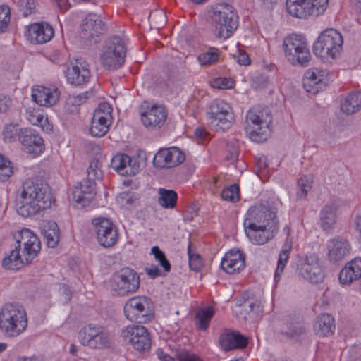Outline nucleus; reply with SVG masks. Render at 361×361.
<instances>
[{
    "label": "nucleus",
    "mask_w": 361,
    "mask_h": 361,
    "mask_svg": "<svg viewBox=\"0 0 361 361\" xmlns=\"http://www.w3.org/2000/svg\"><path fill=\"white\" fill-rule=\"evenodd\" d=\"M271 121L272 116L268 109L254 106L250 109L246 116L245 127L250 138L256 142L267 140Z\"/></svg>",
    "instance_id": "3"
},
{
    "label": "nucleus",
    "mask_w": 361,
    "mask_h": 361,
    "mask_svg": "<svg viewBox=\"0 0 361 361\" xmlns=\"http://www.w3.org/2000/svg\"><path fill=\"white\" fill-rule=\"evenodd\" d=\"M207 134V132L204 128H198L195 130L196 137L202 140L206 139Z\"/></svg>",
    "instance_id": "61"
},
{
    "label": "nucleus",
    "mask_w": 361,
    "mask_h": 361,
    "mask_svg": "<svg viewBox=\"0 0 361 361\" xmlns=\"http://www.w3.org/2000/svg\"><path fill=\"white\" fill-rule=\"evenodd\" d=\"M274 224L279 226L276 209L266 202L256 204L248 209L244 220V228H265Z\"/></svg>",
    "instance_id": "10"
},
{
    "label": "nucleus",
    "mask_w": 361,
    "mask_h": 361,
    "mask_svg": "<svg viewBox=\"0 0 361 361\" xmlns=\"http://www.w3.org/2000/svg\"><path fill=\"white\" fill-rule=\"evenodd\" d=\"M111 167L120 175L133 176L139 171L140 164L126 154L115 155L111 162Z\"/></svg>",
    "instance_id": "24"
},
{
    "label": "nucleus",
    "mask_w": 361,
    "mask_h": 361,
    "mask_svg": "<svg viewBox=\"0 0 361 361\" xmlns=\"http://www.w3.org/2000/svg\"><path fill=\"white\" fill-rule=\"evenodd\" d=\"M56 2L61 11H66L68 9V0H56Z\"/></svg>",
    "instance_id": "63"
},
{
    "label": "nucleus",
    "mask_w": 361,
    "mask_h": 361,
    "mask_svg": "<svg viewBox=\"0 0 361 361\" xmlns=\"http://www.w3.org/2000/svg\"><path fill=\"white\" fill-rule=\"evenodd\" d=\"M53 27L47 23H35L30 26L29 35L32 42L37 44H44L54 36Z\"/></svg>",
    "instance_id": "33"
},
{
    "label": "nucleus",
    "mask_w": 361,
    "mask_h": 361,
    "mask_svg": "<svg viewBox=\"0 0 361 361\" xmlns=\"http://www.w3.org/2000/svg\"><path fill=\"white\" fill-rule=\"evenodd\" d=\"M279 226L274 224L265 228H245V231L250 240L255 244L263 245L271 239L276 231Z\"/></svg>",
    "instance_id": "32"
},
{
    "label": "nucleus",
    "mask_w": 361,
    "mask_h": 361,
    "mask_svg": "<svg viewBox=\"0 0 361 361\" xmlns=\"http://www.w3.org/2000/svg\"><path fill=\"white\" fill-rule=\"evenodd\" d=\"M178 356L180 361H202L196 355L185 350L180 351Z\"/></svg>",
    "instance_id": "54"
},
{
    "label": "nucleus",
    "mask_w": 361,
    "mask_h": 361,
    "mask_svg": "<svg viewBox=\"0 0 361 361\" xmlns=\"http://www.w3.org/2000/svg\"><path fill=\"white\" fill-rule=\"evenodd\" d=\"M335 329L333 317L326 313L321 314L314 325L315 334L319 336H328L334 334Z\"/></svg>",
    "instance_id": "34"
},
{
    "label": "nucleus",
    "mask_w": 361,
    "mask_h": 361,
    "mask_svg": "<svg viewBox=\"0 0 361 361\" xmlns=\"http://www.w3.org/2000/svg\"><path fill=\"white\" fill-rule=\"evenodd\" d=\"M223 200L230 202H237L240 198L239 187L237 184H233L228 188L224 189L221 192Z\"/></svg>",
    "instance_id": "46"
},
{
    "label": "nucleus",
    "mask_w": 361,
    "mask_h": 361,
    "mask_svg": "<svg viewBox=\"0 0 361 361\" xmlns=\"http://www.w3.org/2000/svg\"><path fill=\"white\" fill-rule=\"evenodd\" d=\"M95 227L97 239L99 244L106 248L112 247L118 240L116 226L106 218H97L92 221Z\"/></svg>",
    "instance_id": "16"
},
{
    "label": "nucleus",
    "mask_w": 361,
    "mask_h": 361,
    "mask_svg": "<svg viewBox=\"0 0 361 361\" xmlns=\"http://www.w3.org/2000/svg\"><path fill=\"white\" fill-rule=\"evenodd\" d=\"M305 328L302 324L296 323L293 324L288 331L282 332V334L286 335L287 337L291 339H298L301 335L305 334Z\"/></svg>",
    "instance_id": "51"
},
{
    "label": "nucleus",
    "mask_w": 361,
    "mask_h": 361,
    "mask_svg": "<svg viewBox=\"0 0 361 361\" xmlns=\"http://www.w3.org/2000/svg\"><path fill=\"white\" fill-rule=\"evenodd\" d=\"M234 81L228 78H218L212 82V87L216 89H230L234 86Z\"/></svg>",
    "instance_id": "52"
},
{
    "label": "nucleus",
    "mask_w": 361,
    "mask_h": 361,
    "mask_svg": "<svg viewBox=\"0 0 361 361\" xmlns=\"http://www.w3.org/2000/svg\"><path fill=\"white\" fill-rule=\"evenodd\" d=\"M20 239L16 240V245H23L22 257L26 264H30L41 250L39 238L30 229L23 228L20 233Z\"/></svg>",
    "instance_id": "19"
},
{
    "label": "nucleus",
    "mask_w": 361,
    "mask_h": 361,
    "mask_svg": "<svg viewBox=\"0 0 361 361\" xmlns=\"http://www.w3.org/2000/svg\"><path fill=\"white\" fill-rule=\"evenodd\" d=\"M36 5L35 0H18V11L24 17L34 13L36 10Z\"/></svg>",
    "instance_id": "47"
},
{
    "label": "nucleus",
    "mask_w": 361,
    "mask_h": 361,
    "mask_svg": "<svg viewBox=\"0 0 361 361\" xmlns=\"http://www.w3.org/2000/svg\"><path fill=\"white\" fill-rule=\"evenodd\" d=\"M20 245H16L11 250L10 255L2 260V266L8 269H19L25 264V260L20 254Z\"/></svg>",
    "instance_id": "37"
},
{
    "label": "nucleus",
    "mask_w": 361,
    "mask_h": 361,
    "mask_svg": "<svg viewBox=\"0 0 361 361\" xmlns=\"http://www.w3.org/2000/svg\"><path fill=\"white\" fill-rule=\"evenodd\" d=\"M18 140L24 146V151L28 154L37 156L44 149L42 137L33 129H21L18 133Z\"/></svg>",
    "instance_id": "21"
},
{
    "label": "nucleus",
    "mask_w": 361,
    "mask_h": 361,
    "mask_svg": "<svg viewBox=\"0 0 361 361\" xmlns=\"http://www.w3.org/2000/svg\"><path fill=\"white\" fill-rule=\"evenodd\" d=\"M313 178L312 176H302L298 180V199H303L312 188Z\"/></svg>",
    "instance_id": "42"
},
{
    "label": "nucleus",
    "mask_w": 361,
    "mask_h": 361,
    "mask_svg": "<svg viewBox=\"0 0 361 361\" xmlns=\"http://www.w3.org/2000/svg\"><path fill=\"white\" fill-rule=\"evenodd\" d=\"M17 135V129L13 126H7L3 130V135L5 140L11 141Z\"/></svg>",
    "instance_id": "55"
},
{
    "label": "nucleus",
    "mask_w": 361,
    "mask_h": 361,
    "mask_svg": "<svg viewBox=\"0 0 361 361\" xmlns=\"http://www.w3.org/2000/svg\"><path fill=\"white\" fill-rule=\"evenodd\" d=\"M329 0H286L288 13L298 18L318 16L326 8Z\"/></svg>",
    "instance_id": "13"
},
{
    "label": "nucleus",
    "mask_w": 361,
    "mask_h": 361,
    "mask_svg": "<svg viewBox=\"0 0 361 361\" xmlns=\"http://www.w3.org/2000/svg\"><path fill=\"white\" fill-rule=\"evenodd\" d=\"M342 35L334 29H326L319 36L313 46L315 55L333 59L340 53L343 45Z\"/></svg>",
    "instance_id": "12"
},
{
    "label": "nucleus",
    "mask_w": 361,
    "mask_h": 361,
    "mask_svg": "<svg viewBox=\"0 0 361 361\" xmlns=\"http://www.w3.org/2000/svg\"><path fill=\"white\" fill-rule=\"evenodd\" d=\"M92 95V92H86L83 94L78 95L76 99H78L80 104L84 103Z\"/></svg>",
    "instance_id": "62"
},
{
    "label": "nucleus",
    "mask_w": 361,
    "mask_h": 361,
    "mask_svg": "<svg viewBox=\"0 0 361 361\" xmlns=\"http://www.w3.org/2000/svg\"><path fill=\"white\" fill-rule=\"evenodd\" d=\"M140 284V276L134 269L125 267L115 272L109 281L114 295L126 296L135 293Z\"/></svg>",
    "instance_id": "6"
},
{
    "label": "nucleus",
    "mask_w": 361,
    "mask_h": 361,
    "mask_svg": "<svg viewBox=\"0 0 361 361\" xmlns=\"http://www.w3.org/2000/svg\"><path fill=\"white\" fill-rule=\"evenodd\" d=\"M159 195L158 202L162 207L173 209L176 207L178 195L174 190L159 188Z\"/></svg>",
    "instance_id": "39"
},
{
    "label": "nucleus",
    "mask_w": 361,
    "mask_h": 361,
    "mask_svg": "<svg viewBox=\"0 0 361 361\" xmlns=\"http://www.w3.org/2000/svg\"><path fill=\"white\" fill-rule=\"evenodd\" d=\"M123 312L128 320L137 323H148L154 319L153 302L146 296H135L128 299Z\"/></svg>",
    "instance_id": "9"
},
{
    "label": "nucleus",
    "mask_w": 361,
    "mask_h": 361,
    "mask_svg": "<svg viewBox=\"0 0 361 361\" xmlns=\"http://www.w3.org/2000/svg\"><path fill=\"white\" fill-rule=\"evenodd\" d=\"M212 10L216 36L224 39L228 38L238 26V17L233 8L228 3L219 2Z\"/></svg>",
    "instance_id": "4"
},
{
    "label": "nucleus",
    "mask_w": 361,
    "mask_h": 361,
    "mask_svg": "<svg viewBox=\"0 0 361 361\" xmlns=\"http://www.w3.org/2000/svg\"><path fill=\"white\" fill-rule=\"evenodd\" d=\"M356 229L359 232V242L361 243V215L357 216L355 220Z\"/></svg>",
    "instance_id": "64"
},
{
    "label": "nucleus",
    "mask_w": 361,
    "mask_h": 361,
    "mask_svg": "<svg viewBox=\"0 0 361 361\" xmlns=\"http://www.w3.org/2000/svg\"><path fill=\"white\" fill-rule=\"evenodd\" d=\"M80 343L93 350L109 348L113 343V336L103 326L90 323L84 325L78 331Z\"/></svg>",
    "instance_id": "5"
},
{
    "label": "nucleus",
    "mask_w": 361,
    "mask_h": 361,
    "mask_svg": "<svg viewBox=\"0 0 361 361\" xmlns=\"http://www.w3.org/2000/svg\"><path fill=\"white\" fill-rule=\"evenodd\" d=\"M257 167L259 171H264L267 167V159L266 157H261L257 161Z\"/></svg>",
    "instance_id": "59"
},
{
    "label": "nucleus",
    "mask_w": 361,
    "mask_h": 361,
    "mask_svg": "<svg viewBox=\"0 0 361 361\" xmlns=\"http://www.w3.org/2000/svg\"><path fill=\"white\" fill-rule=\"evenodd\" d=\"M296 271L305 280L312 283H321L324 278V267L316 254H310L300 259Z\"/></svg>",
    "instance_id": "14"
},
{
    "label": "nucleus",
    "mask_w": 361,
    "mask_h": 361,
    "mask_svg": "<svg viewBox=\"0 0 361 361\" xmlns=\"http://www.w3.org/2000/svg\"><path fill=\"white\" fill-rule=\"evenodd\" d=\"M121 336L138 351H144L151 346L149 333L143 326H128L122 329Z\"/></svg>",
    "instance_id": "17"
},
{
    "label": "nucleus",
    "mask_w": 361,
    "mask_h": 361,
    "mask_svg": "<svg viewBox=\"0 0 361 361\" xmlns=\"http://www.w3.org/2000/svg\"><path fill=\"white\" fill-rule=\"evenodd\" d=\"M207 118L213 127L223 131L230 128L235 121L231 106L219 99L212 101L207 106Z\"/></svg>",
    "instance_id": "11"
},
{
    "label": "nucleus",
    "mask_w": 361,
    "mask_h": 361,
    "mask_svg": "<svg viewBox=\"0 0 361 361\" xmlns=\"http://www.w3.org/2000/svg\"><path fill=\"white\" fill-rule=\"evenodd\" d=\"M18 201V213L23 217H30L51 206V194L48 185L28 179L22 185Z\"/></svg>",
    "instance_id": "1"
},
{
    "label": "nucleus",
    "mask_w": 361,
    "mask_h": 361,
    "mask_svg": "<svg viewBox=\"0 0 361 361\" xmlns=\"http://www.w3.org/2000/svg\"><path fill=\"white\" fill-rule=\"evenodd\" d=\"M189 266L191 269L199 271L203 267L202 259L199 255H191L190 249L188 248Z\"/></svg>",
    "instance_id": "53"
},
{
    "label": "nucleus",
    "mask_w": 361,
    "mask_h": 361,
    "mask_svg": "<svg viewBox=\"0 0 361 361\" xmlns=\"http://www.w3.org/2000/svg\"><path fill=\"white\" fill-rule=\"evenodd\" d=\"M235 58L240 65L248 66L250 64V57L244 50H238V55L235 56Z\"/></svg>",
    "instance_id": "56"
},
{
    "label": "nucleus",
    "mask_w": 361,
    "mask_h": 361,
    "mask_svg": "<svg viewBox=\"0 0 361 361\" xmlns=\"http://www.w3.org/2000/svg\"><path fill=\"white\" fill-rule=\"evenodd\" d=\"M146 273L151 278L154 279L161 275V271L157 267L145 269Z\"/></svg>",
    "instance_id": "58"
},
{
    "label": "nucleus",
    "mask_w": 361,
    "mask_h": 361,
    "mask_svg": "<svg viewBox=\"0 0 361 361\" xmlns=\"http://www.w3.org/2000/svg\"><path fill=\"white\" fill-rule=\"evenodd\" d=\"M11 20L10 8L7 6H0V33L4 32L8 27Z\"/></svg>",
    "instance_id": "49"
},
{
    "label": "nucleus",
    "mask_w": 361,
    "mask_h": 361,
    "mask_svg": "<svg viewBox=\"0 0 361 361\" xmlns=\"http://www.w3.org/2000/svg\"><path fill=\"white\" fill-rule=\"evenodd\" d=\"M291 249V245L286 243L283 246V249L281 251L279 260L277 263V267L275 271L274 279L278 281L280 279L281 274L283 271L287 261L289 258V252Z\"/></svg>",
    "instance_id": "41"
},
{
    "label": "nucleus",
    "mask_w": 361,
    "mask_h": 361,
    "mask_svg": "<svg viewBox=\"0 0 361 361\" xmlns=\"http://www.w3.org/2000/svg\"><path fill=\"white\" fill-rule=\"evenodd\" d=\"M339 281L343 285H350L358 279L361 281V258L349 262L340 271Z\"/></svg>",
    "instance_id": "31"
},
{
    "label": "nucleus",
    "mask_w": 361,
    "mask_h": 361,
    "mask_svg": "<svg viewBox=\"0 0 361 361\" xmlns=\"http://www.w3.org/2000/svg\"><path fill=\"white\" fill-rule=\"evenodd\" d=\"M25 116L28 121L35 126H39L42 124L44 118L43 116L39 110H36L35 108L29 107L26 109Z\"/></svg>",
    "instance_id": "50"
},
{
    "label": "nucleus",
    "mask_w": 361,
    "mask_h": 361,
    "mask_svg": "<svg viewBox=\"0 0 361 361\" xmlns=\"http://www.w3.org/2000/svg\"><path fill=\"white\" fill-rule=\"evenodd\" d=\"M106 32V25L99 16L88 14L80 25V37L87 44H96Z\"/></svg>",
    "instance_id": "15"
},
{
    "label": "nucleus",
    "mask_w": 361,
    "mask_h": 361,
    "mask_svg": "<svg viewBox=\"0 0 361 361\" xmlns=\"http://www.w3.org/2000/svg\"><path fill=\"white\" fill-rule=\"evenodd\" d=\"M285 56L293 65L307 66L311 59L307 42L305 37L292 34L286 37L283 44Z\"/></svg>",
    "instance_id": "8"
},
{
    "label": "nucleus",
    "mask_w": 361,
    "mask_h": 361,
    "mask_svg": "<svg viewBox=\"0 0 361 361\" xmlns=\"http://www.w3.org/2000/svg\"><path fill=\"white\" fill-rule=\"evenodd\" d=\"M157 354L160 359L161 361H176L175 359H173L170 355L166 354L162 350L158 349L157 351Z\"/></svg>",
    "instance_id": "60"
},
{
    "label": "nucleus",
    "mask_w": 361,
    "mask_h": 361,
    "mask_svg": "<svg viewBox=\"0 0 361 361\" xmlns=\"http://www.w3.org/2000/svg\"><path fill=\"white\" fill-rule=\"evenodd\" d=\"M27 326L24 307L17 303H6L0 311V330L10 337L23 332Z\"/></svg>",
    "instance_id": "2"
},
{
    "label": "nucleus",
    "mask_w": 361,
    "mask_h": 361,
    "mask_svg": "<svg viewBox=\"0 0 361 361\" xmlns=\"http://www.w3.org/2000/svg\"><path fill=\"white\" fill-rule=\"evenodd\" d=\"M101 168L102 163L98 159H92L90 162V166L87 169V178L94 182L96 180L101 179L103 176V172Z\"/></svg>",
    "instance_id": "43"
},
{
    "label": "nucleus",
    "mask_w": 361,
    "mask_h": 361,
    "mask_svg": "<svg viewBox=\"0 0 361 361\" xmlns=\"http://www.w3.org/2000/svg\"><path fill=\"white\" fill-rule=\"evenodd\" d=\"M185 154L178 147L160 149L154 156L153 164L157 168H171L184 161Z\"/></svg>",
    "instance_id": "22"
},
{
    "label": "nucleus",
    "mask_w": 361,
    "mask_h": 361,
    "mask_svg": "<svg viewBox=\"0 0 361 361\" xmlns=\"http://www.w3.org/2000/svg\"><path fill=\"white\" fill-rule=\"evenodd\" d=\"M214 310L209 307L204 309H200L196 313V319L197 320V328L202 331H206L209 326L210 321L214 316Z\"/></svg>",
    "instance_id": "40"
},
{
    "label": "nucleus",
    "mask_w": 361,
    "mask_h": 361,
    "mask_svg": "<svg viewBox=\"0 0 361 361\" xmlns=\"http://www.w3.org/2000/svg\"><path fill=\"white\" fill-rule=\"evenodd\" d=\"M151 253L154 255V258L159 262V264L163 267L166 272H169L171 270V264L166 259L165 254L162 252L158 246L152 247Z\"/></svg>",
    "instance_id": "48"
},
{
    "label": "nucleus",
    "mask_w": 361,
    "mask_h": 361,
    "mask_svg": "<svg viewBox=\"0 0 361 361\" xmlns=\"http://www.w3.org/2000/svg\"><path fill=\"white\" fill-rule=\"evenodd\" d=\"M95 193V183L87 178L73 188V200L85 207L93 200Z\"/></svg>",
    "instance_id": "25"
},
{
    "label": "nucleus",
    "mask_w": 361,
    "mask_h": 361,
    "mask_svg": "<svg viewBox=\"0 0 361 361\" xmlns=\"http://www.w3.org/2000/svg\"><path fill=\"white\" fill-rule=\"evenodd\" d=\"M245 266V256L240 250H231L221 259V267L228 274L239 273Z\"/></svg>",
    "instance_id": "29"
},
{
    "label": "nucleus",
    "mask_w": 361,
    "mask_h": 361,
    "mask_svg": "<svg viewBox=\"0 0 361 361\" xmlns=\"http://www.w3.org/2000/svg\"><path fill=\"white\" fill-rule=\"evenodd\" d=\"M67 81L72 85H82L91 78L89 63L83 59H77L65 72Z\"/></svg>",
    "instance_id": "20"
},
{
    "label": "nucleus",
    "mask_w": 361,
    "mask_h": 361,
    "mask_svg": "<svg viewBox=\"0 0 361 361\" xmlns=\"http://www.w3.org/2000/svg\"><path fill=\"white\" fill-rule=\"evenodd\" d=\"M325 71L317 68L308 70L302 79V85L305 90L312 94H317L326 86L324 81Z\"/></svg>",
    "instance_id": "27"
},
{
    "label": "nucleus",
    "mask_w": 361,
    "mask_h": 361,
    "mask_svg": "<svg viewBox=\"0 0 361 361\" xmlns=\"http://www.w3.org/2000/svg\"><path fill=\"white\" fill-rule=\"evenodd\" d=\"M327 249L329 259L331 261L338 262L350 254L351 246L346 238L338 236L329 241Z\"/></svg>",
    "instance_id": "30"
},
{
    "label": "nucleus",
    "mask_w": 361,
    "mask_h": 361,
    "mask_svg": "<svg viewBox=\"0 0 361 361\" xmlns=\"http://www.w3.org/2000/svg\"><path fill=\"white\" fill-rule=\"evenodd\" d=\"M167 111L160 105H154L141 114L142 124L148 129L160 128L165 123Z\"/></svg>",
    "instance_id": "23"
},
{
    "label": "nucleus",
    "mask_w": 361,
    "mask_h": 361,
    "mask_svg": "<svg viewBox=\"0 0 361 361\" xmlns=\"http://www.w3.org/2000/svg\"><path fill=\"white\" fill-rule=\"evenodd\" d=\"M126 48L122 38L113 36L105 41L100 54L101 64L109 70L121 67L125 61Z\"/></svg>",
    "instance_id": "7"
},
{
    "label": "nucleus",
    "mask_w": 361,
    "mask_h": 361,
    "mask_svg": "<svg viewBox=\"0 0 361 361\" xmlns=\"http://www.w3.org/2000/svg\"><path fill=\"white\" fill-rule=\"evenodd\" d=\"M60 97V92L55 86H40L33 89L32 97L34 102L42 106H51L56 104Z\"/></svg>",
    "instance_id": "28"
},
{
    "label": "nucleus",
    "mask_w": 361,
    "mask_h": 361,
    "mask_svg": "<svg viewBox=\"0 0 361 361\" xmlns=\"http://www.w3.org/2000/svg\"><path fill=\"white\" fill-rule=\"evenodd\" d=\"M43 233L48 247L54 248L58 245L60 234L59 226L56 222H49L47 227L44 229Z\"/></svg>",
    "instance_id": "38"
},
{
    "label": "nucleus",
    "mask_w": 361,
    "mask_h": 361,
    "mask_svg": "<svg viewBox=\"0 0 361 361\" xmlns=\"http://www.w3.org/2000/svg\"><path fill=\"white\" fill-rule=\"evenodd\" d=\"M219 343L224 350L229 351L233 349L245 348L247 345L248 341L239 331L226 329L220 334Z\"/></svg>",
    "instance_id": "26"
},
{
    "label": "nucleus",
    "mask_w": 361,
    "mask_h": 361,
    "mask_svg": "<svg viewBox=\"0 0 361 361\" xmlns=\"http://www.w3.org/2000/svg\"><path fill=\"white\" fill-rule=\"evenodd\" d=\"M198 61L202 66H210L219 61V54L216 49L204 52L198 56Z\"/></svg>",
    "instance_id": "45"
},
{
    "label": "nucleus",
    "mask_w": 361,
    "mask_h": 361,
    "mask_svg": "<svg viewBox=\"0 0 361 361\" xmlns=\"http://www.w3.org/2000/svg\"><path fill=\"white\" fill-rule=\"evenodd\" d=\"M111 106L106 102L102 103L94 111L91 126L90 134L94 137H103L109 130L111 119Z\"/></svg>",
    "instance_id": "18"
},
{
    "label": "nucleus",
    "mask_w": 361,
    "mask_h": 361,
    "mask_svg": "<svg viewBox=\"0 0 361 361\" xmlns=\"http://www.w3.org/2000/svg\"><path fill=\"white\" fill-rule=\"evenodd\" d=\"M341 111L348 114H353L361 109V92H353L350 93L341 104Z\"/></svg>",
    "instance_id": "36"
},
{
    "label": "nucleus",
    "mask_w": 361,
    "mask_h": 361,
    "mask_svg": "<svg viewBox=\"0 0 361 361\" xmlns=\"http://www.w3.org/2000/svg\"><path fill=\"white\" fill-rule=\"evenodd\" d=\"M12 105V100L10 97L0 95V113H6Z\"/></svg>",
    "instance_id": "57"
},
{
    "label": "nucleus",
    "mask_w": 361,
    "mask_h": 361,
    "mask_svg": "<svg viewBox=\"0 0 361 361\" xmlns=\"http://www.w3.org/2000/svg\"><path fill=\"white\" fill-rule=\"evenodd\" d=\"M336 208L334 204H326L322 209L320 212V225L323 231L326 232L331 231L336 224Z\"/></svg>",
    "instance_id": "35"
},
{
    "label": "nucleus",
    "mask_w": 361,
    "mask_h": 361,
    "mask_svg": "<svg viewBox=\"0 0 361 361\" xmlns=\"http://www.w3.org/2000/svg\"><path fill=\"white\" fill-rule=\"evenodd\" d=\"M13 173L11 161L0 154V180H8Z\"/></svg>",
    "instance_id": "44"
}]
</instances>
